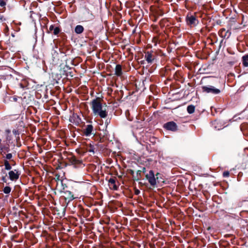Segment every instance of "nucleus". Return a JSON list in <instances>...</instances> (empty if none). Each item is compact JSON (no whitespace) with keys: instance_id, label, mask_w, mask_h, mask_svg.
<instances>
[{"instance_id":"1","label":"nucleus","mask_w":248,"mask_h":248,"mask_svg":"<svg viewBox=\"0 0 248 248\" xmlns=\"http://www.w3.org/2000/svg\"><path fill=\"white\" fill-rule=\"evenodd\" d=\"M92 108L95 115H99L102 118H105L107 116V112L105 108H104L100 102V99L97 98L92 102Z\"/></svg>"},{"instance_id":"2","label":"nucleus","mask_w":248,"mask_h":248,"mask_svg":"<svg viewBox=\"0 0 248 248\" xmlns=\"http://www.w3.org/2000/svg\"><path fill=\"white\" fill-rule=\"evenodd\" d=\"M159 174V173H157L156 174V178L155 177L154 172L153 170H151L149 171L148 173L146 174L145 177L146 179L148 181L150 184L153 186H155L157 183H158V175Z\"/></svg>"},{"instance_id":"3","label":"nucleus","mask_w":248,"mask_h":248,"mask_svg":"<svg viewBox=\"0 0 248 248\" xmlns=\"http://www.w3.org/2000/svg\"><path fill=\"white\" fill-rule=\"evenodd\" d=\"M9 177L11 181L17 180L19 176L20 173L16 170H11L8 173Z\"/></svg>"},{"instance_id":"4","label":"nucleus","mask_w":248,"mask_h":248,"mask_svg":"<svg viewBox=\"0 0 248 248\" xmlns=\"http://www.w3.org/2000/svg\"><path fill=\"white\" fill-rule=\"evenodd\" d=\"M164 127L167 130L175 131L177 129L176 124L173 122H170L164 124Z\"/></svg>"},{"instance_id":"5","label":"nucleus","mask_w":248,"mask_h":248,"mask_svg":"<svg viewBox=\"0 0 248 248\" xmlns=\"http://www.w3.org/2000/svg\"><path fill=\"white\" fill-rule=\"evenodd\" d=\"M203 91L206 93H211L214 94H218L220 93L219 89L215 88L214 87L211 86L210 87L204 86L202 87Z\"/></svg>"},{"instance_id":"6","label":"nucleus","mask_w":248,"mask_h":248,"mask_svg":"<svg viewBox=\"0 0 248 248\" xmlns=\"http://www.w3.org/2000/svg\"><path fill=\"white\" fill-rule=\"evenodd\" d=\"M186 19L187 23L189 25L195 26L198 23V20L193 16H187Z\"/></svg>"},{"instance_id":"7","label":"nucleus","mask_w":248,"mask_h":248,"mask_svg":"<svg viewBox=\"0 0 248 248\" xmlns=\"http://www.w3.org/2000/svg\"><path fill=\"white\" fill-rule=\"evenodd\" d=\"M93 130V126L92 125H87L86 127L83 129V133L86 136H90Z\"/></svg>"},{"instance_id":"8","label":"nucleus","mask_w":248,"mask_h":248,"mask_svg":"<svg viewBox=\"0 0 248 248\" xmlns=\"http://www.w3.org/2000/svg\"><path fill=\"white\" fill-rule=\"evenodd\" d=\"M145 59L148 63H152L154 60V57L151 52L148 51L145 53Z\"/></svg>"},{"instance_id":"9","label":"nucleus","mask_w":248,"mask_h":248,"mask_svg":"<svg viewBox=\"0 0 248 248\" xmlns=\"http://www.w3.org/2000/svg\"><path fill=\"white\" fill-rule=\"evenodd\" d=\"M108 183L109 186L111 188H113V189H117V186L115 184V178L109 179L108 180Z\"/></svg>"},{"instance_id":"10","label":"nucleus","mask_w":248,"mask_h":248,"mask_svg":"<svg viewBox=\"0 0 248 248\" xmlns=\"http://www.w3.org/2000/svg\"><path fill=\"white\" fill-rule=\"evenodd\" d=\"M122 72V67L119 64H118L116 66L115 74L118 76H120L121 75Z\"/></svg>"},{"instance_id":"11","label":"nucleus","mask_w":248,"mask_h":248,"mask_svg":"<svg viewBox=\"0 0 248 248\" xmlns=\"http://www.w3.org/2000/svg\"><path fill=\"white\" fill-rule=\"evenodd\" d=\"M83 30H84V28L81 25L77 26L75 29V32L78 34L82 33L83 32Z\"/></svg>"},{"instance_id":"12","label":"nucleus","mask_w":248,"mask_h":248,"mask_svg":"<svg viewBox=\"0 0 248 248\" xmlns=\"http://www.w3.org/2000/svg\"><path fill=\"white\" fill-rule=\"evenodd\" d=\"M195 109V106L193 105H189L187 107V111L189 114L194 113Z\"/></svg>"},{"instance_id":"13","label":"nucleus","mask_w":248,"mask_h":248,"mask_svg":"<svg viewBox=\"0 0 248 248\" xmlns=\"http://www.w3.org/2000/svg\"><path fill=\"white\" fill-rule=\"evenodd\" d=\"M243 64L245 66H248V55L243 57Z\"/></svg>"},{"instance_id":"14","label":"nucleus","mask_w":248,"mask_h":248,"mask_svg":"<svg viewBox=\"0 0 248 248\" xmlns=\"http://www.w3.org/2000/svg\"><path fill=\"white\" fill-rule=\"evenodd\" d=\"M65 194L67 195V198L69 199L70 200H73L74 199V196L72 194L71 192L69 191H67L65 192Z\"/></svg>"},{"instance_id":"15","label":"nucleus","mask_w":248,"mask_h":248,"mask_svg":"<svg viewBox=\"0 0 248 248\" xmlns=\"http://www.w3.org/2000/svg\"><path fill=\"white\" fill-rule=\"evenodd\" d=\"M4 166L6 170H10L11 169V166L7 160L4 161Z\"/></svg>"},{"instance_id":"16","label":"nucleus","mask_w":248,"mask_h":248,"mask_svg":"<svg viewBox=\"0 0 248 248\" xmlns=\"http://www.w3.org/2000/svg\"><path fill=\"white\" fill-rule=\"evenodd\" d=\"M11 190V188L9 186H5L3 189V192L5 194H9Z\"/></svg>"},{"instance_id":"17","label":"nucleus","mask_w":248,"mask_h":248,"mask_svg":"<svg viewBox=\"0 0 248 248\" xmlns=\"http://www.w3.org/2000/svg\"><path fill=\"white\" fill-rule=\"evenodd\" d=\"M6 4V0H0V6L5 8V6Z\"/></svg>"},{"instance_id":"18","label":"nucleus","mask_w":248,"mask_h":248,"mask_svg":"<svg viewBox=\"0 0 248 248\" xmlns=\"http://www.w3.org/2000/svg\"><path fill=\"white\" fill-rule=\"evenodd\" d=\"M89 152L94 153V148L92 145H90V148L88 149Z\"/></svg>"},{"instance_id":"19","label":"nucleus","mask_w":248,"mask_h":248,"mask_svg":"<svg viewBox=\"0 0 248 248\" xmlns=\"http://www.w3.org/2000/svg\"><path fill=\"white\" fill-rule=\"evenodd\" d=\"M59 29L58 28H55V29L54 30V34H57L59 32Z\"/></svg>"},{"instance_id":"20","label":"nucleus","mask_w":248,"mask_h":248,"mask_svg":"<svg viewBox=\"0 0 248 248\" xmlns=\"http://www.w3.org/2000/svg\"><path fill=\"white\" fill-rule=\"evenodd\" d=\"M12 157V154L9 153V154H7L6 155V158L7 159H10Z\"/></svg>"},{"instance_id":"21","label":"nucleus","mask_w":248,"mask_h":248,"mask_svg":"<svg viewBox=\"0 0 248 248\" xmlns=\"http://www.w3.org/2000/svg\"><path fill=\"white\" fill-rule=\"evenodd\" d=\"M223 175L224 177H228L229 176V171H225L223 173Z\"/></svg>"},{"instance_id":"22","label":"nucleus","mask_w":248,"mask_h":248,"mask_svg":"<svg viewBox=\"0 0 248 248\" xmlns=\"http://www.w3.org/2000/svg\"><path fill=\"white\" fill-rule=\"evenodd\" d=\"M5 20L3 16L0 14V22H2Z\"/></svg>"},{"instance_id":"23","label":"nucleus","mask_w":248,"mask_h":248,"mask_svg":"<svg viewBox=\"0 0 248 248\" xmlns=\"http://www.w3.org/2000/svg\"><path fill=\"white\" fill-rule=\"evenodd\" d=\"M145 170H146L145 168H143L142 171H143V172H145Z\"/></svg>"}]
</instances>
